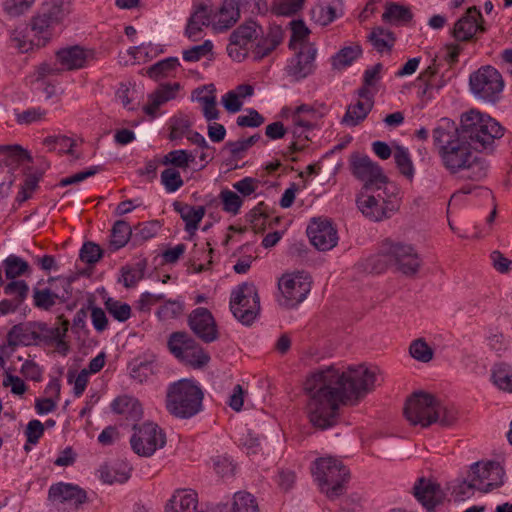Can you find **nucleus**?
I'll list each match as a JSON object with an SVG mask.
<instances>
[{"label": "nucleus", "mask_w": 512, "mask_h": 512, "mask_svg": "<svg viewBox=\"0 0 512 512\" xmlns=\"http://www.w3.org/2000/svg\"><path fill=\"white\" fill-rule=\"evenodd\" d=\"M232 512H259L258 503L250 493L237 492L233 498Z\"/></svg>", "instance_id": "48"}, {"label": "nucleus", "mask_w": 512, "mask_h": 512, "mask_svg": "<svg viewBox=\"0 0 512 512\" xmlns=\"http://www.w3.org/2000/svg\"><path fill=\"white\" fill-rule=\"evenodd\" d=\"M357 206L361 213L372 221H381L389 218L399 208L396 197L386 199L382 193L358 197Z\"/></svg>", "instance_id": "19"}, {"label": "nucleus", "mask_w": 512, "mask_h": 512, "mask_svg": "<svg viewBox=\"0 0 512 512\" xmlns=\"http://www.w3.org/2000/svg\"><path fill=\"white\" fill-rule=\"evenodd\" d=\"M180 65L177 57H168L153 64L147 69V75L152 79L168 76Z\"/></svg>", "instance_id": "47"}, {"label": "nucleus", "mask_w": 512, "mask_h": 512, "mask_svg": "<svg viewBox=\"0 0 512 512\" xmlns=\"http://www.w3.org/2000/svg\"><path fill=\"white\" fill-rule=\"evenodd\" d=\"M483 17L476 7H470L466 13L456 21L452 30V36L456 41L468 42L478 33L485 32L482 24Z\"/></svg>", "instance_id": "22"}, {"label": "nucleus", "mask_w": 512, "mask_h": 512, "mask_svg": "<svg viewBox=\"0 0 512 512\" xmlns=\"http://www.w3.org/2000/svg\"><path fill=\"white\" fill-rule=\"evenodd\" d=\"M433 142L445 169L462 180L482 181L488 174V162L476 155L457 126L448 118H442L433 130Z\"/></svg>", "instance_id": "2"}, {"label": "nucleus", "mask_w": 512, "mask_h": 512, "mask_svg": "<svg viewBox=\"0 0 512 512\" xmlns=\"http://www.w3.org/2000/svg\"><path fill=\"white\" fill-rule=\"evenodd\" d=\"M0 154L5 158L0 163V198L8 197L15 177L11 170L24 161H32L27 150L20 145H0Z\"/></svg>", "instance_id": "13"}, {"label": "nucleus", "mask_w": 512, "mask_h": 512, "mask_svg": "<svg viewBox=\"0 0 512 512\" xmlns=\"http://www.w3.org/2000/svg\"><path fill=\"white\" fill-rule=\"evenodd\" d=\"M211 10L205 4H199L188 19L185 34L192 40L197 41L203 27L210 24Z\"/></svg>", "instance_id": "31"}, {"label": "nucleus", "mask_w": 512, "mask_h": 512, "mask_svg": "<svg viewBox=\"0 0 512 512\" xmlns=\"http://www.w3.org/2000/svg\"><path fill=\"white\" fill-rule=\"evenodd\" d=\"M133 230L124 220H118L114 223L110 235V249L117 251L123 248L128 241L132 240Z\"/></svg>", "instance_id": "38"}, {"label": "nucleus", "mask_w": 512, "mask_h": 512, "mask_svg": "<svg viewBox=\"0 0 512 512\" xmlns=\"http://www.w3.org/2000/svg\"><path fill=\"white\" fill-rule=\"evenodd\" d=\"M312 473L320 491L330 500H335L346 492L350 478L349 470L333 457H322L314 462Z\"/></svg>", "instance_id": "6"}, {"label": "nucleus", "mask_w": 512, "mask_h": 512, "mask_svg": "<svg viewBox=\"0 0 512 512\" xmlns=\"http://www.w3.org/2000/svg\"><path fill=\"white\" fill-rule=\"evenodd\" d=\"M294 51L295 54L288 60L285 70L294 81H301L313 74L316 69L317 48L314 44H301Z\"/></svg>", "instance_id": "18"}, {"label": "nucleus", "mask_w": 512, "mask_h": 512, "mask_svg": "<svg viewBox=\"0 0 512 512\" xmlns=\"http://www.w3.org/2000/svg\"><path fill=\"white\" fill-rule=\"evenodd\" d=\"M195 343L196 341L186 332H174L169 337L168 348L177 359H180L186 350L194 347Z\"/></svg>", "instance_id": "42"}, {"label": "nucleus", "mask_w": 512, "mask_h": 512, "mask_svg": "<svg viewBox=\"0 0 512 512\" xmlns=\"http://www.w3.org/2000/svg\"><path fill=\"white\" fill-rule=\"evenodd\" d=\"M368 265L375 273H381L393 265L403 274L412 276L419 270L421 260L411 245L386 239L379 253L369 258Z\"/></svg>", "instance_id": "5"}, {"label": "nucleus", "mask_w": 512, "mask_h": 512, "mask_svg": "<svg viewBox=\"0 0 512 512\" xmlns=\"http://www.w3.org/2000/svg\"><path fill=\"white\" fill-rule=\"evenodd\" d=\"M105 308L110 315L119 322H125L131 316V307L127 303H122L113 298L105 301Z\"/></svg>", "instance_id": "53"}, {"label": "nucleus", "mask_w": 512, "mask_h": 512, "mask_svg": "<svg viewBox=\"0 0 512 512\" xmlns=\"http://www.w3.org/2000/svg\"><path fill=\"white\" fill-rule=\"evenodd\" d=\"M203 398L204 393L195 381L181 379L168 385L165 406L175 418L190 419L202 411Z\"/></svg>", "instance_id": "4"}, {"label": "nucleus", "mask_w": 512, "mask_h": 512, "mask_svg": "<svg viewBox=\"0 0 512 512\" xmlns=\"http://www.w3.org/2000/svg\"><path fill=\"white\" fill-rule=\"evenodd\" d=\"M436 399L432 394L426 392H414L404 406V415L412 425L428 427L432 424L431 418L434 414Z\"/></svg>", "instance_id": "14"}, {"label": "nucleus", "mask_w": 512, "mask_h": 512, "mask_svg": "<svg viewBox=\"0 0 512 512\" xmlns=\"http://www.w3.org/2000/svg\"><path fill=\"white\" fill-rule=\"evenodd\" d=\"M161 183L168 193H172L180 189L184 182L181 178L180 172L175 168H166L161 173Z\"/></svg>", "instance_id": "57"}, {"label": "nucleus", "mask_w": 512, "mask_h": 512, "mask_svg": "<svg viewBox=\"0 0 512 512\" xmlns=\"http://www.w3.org/2000/svg\"><path fill=\"white\" fill-rule=\"evenodd\" d=\"M35 0H6L3 4L4 11L11 17H18L27 12Z\"/></svg>", "instance_id": "64"}, {"label": "nucleus", "mask_w": 512, "mask_h": 512, "mask_svg": "<svg viewBox=\"0 0 512 512\" xmlns=\"http://www.w3.org/2000/svg\"><path fill=\"white\" fill-rule=\"evenodd\" d=\"M457 132L468 141L475 152L493 153L496 142L504 136L505 129L490 115L471 109L461 115Z\"/></svg>", "instance_id": "3"}, {"label": "nucleus", "mask_w": 512, "mask_h": 512, "mask_svg": "<svg viewBox=\"0 0 512 512\" xmlns=\"http://www.w3.org/2000/svg\"><path fill=\"white\" fill-rule=\"evenodd\" d=\"M188 325L193 333L205 343H211L218 339L216 321L207 308L194 309L188 316Z\"/></svg>", "instance_id": "20"}, {"label": "nucleus", "mask_w": 512, "mask_h": 512, "mask_svg": "<svg viewBox=\"0 0 512 512\" xmlns=\"http://www.w3.org/2000/svg\"><path fill=\"white\" fill-rule=\"evenodd\" d=\"M213 54V43L205 40L200 45H195L182 53L183 59L187 62H196L200 59Z\"/></svg>", "instance_id": "55"}, {"label": "nucleus", "mask_w": 512, "mask_h": 512, "mask_svg": "<svg viewBox=\"0 0 512 512\" xmlns=\"http://www.w3.org/2000/svg\"><path fill=\"white\" fill-rule=\"evenodd\" d=\"M283 39V30L280 26H272L266 35L262 34L255 39V47L253 50L255 60H260L269 55Z\"/></svg>", "instance_id": "26"}, {"label": "nucleus", "mask_w": 512, "mask_h": 512, "mask_svg": "<svg viewBox=\"0 0 512 512\" xmlns=\"http://www.w3.org/2000/svg\"><path fill=\"white\" fill-rule=\"evenodd\" d=\"M191 123L184 117H173L170 121V134L169 139L176 141L188 136L191 132Z\"/></svg>", "instance_id": "58"}, {"label": "nucleus", "mask_w": 512, "mask_h": 512, "mask_svg": "<svg viewBox=\"0 0 512 512\" xmlns=\"http://www.w3.org/2000/svg\"><path fill=\"white\" fill-rule=\"evenodd\" d=\"M198 495L193 490H178L166 505V512H200Z\"/></svg>", "instance_id": "29"}, {"label": "nucleus", "mask_w": 512, "mask_h": 512, "mask_svg": "<svg viewBox=\"0 0 512 512\" xmlns=\"http://www.w3.org/2000/svg\"><path fill=\"white\" fill-rule=\"evenodd\" d=\"M410 355L417 361L427 363L433 358V350L422 338L414 340L409 348Z\"/></svg>", "instance_id": "56"}, {"label": "nucleus", "mask_w": 512, "mask_h": 512, "mask_svg": "<svg viewBox=\"0 0 512 512\" xmlns=\"http://www.w3.org/2000/svg\"><path fill=\"white\" fill-rule=\"evenodd\" d=\"M164 304L159 307L156 316L161 321L177 318L184 309V304L180 300H163Z\"/></svg>", "instance_id": "52"}, {"label": "nucleus", "mask_w": 512, "mask_h": 512, "mask_svg": "<svg viewBox=\"0 0 512 512\" xmlns=\"http://www.w3.org/2000/svg\"><path fill=\"white\" fill-rule=\"evenodd\" d=\"M133 430L130 443L132 450L139 456L149 457L166 443L164 432L152 422L134 424Z\"/></svg>", "instance_id": "11"}, {"label": "nucleus", "mask_w": 512, "mask_h": 512, "mask_svg": "<svg viewBox=\"0 0 512 512\" xmlns=\"http://www.w3.org/2000/svg\"><path fill=\"white\" fill-rule=\"evenodd\" d=\"M240 0H224L218 20L213 23L214 30L225 31L232 27L240 18Z\"/></svg>", "instance_id": "32"}, {"label": "nucleus", "mask_w": 512, "mask_h": 512, "mask_svg": "<svg viewBox=\"0 0 512 512\" xmlns=\"http://www.w3.org/2000/svg\"><path fill=\"white\" fill-rule=\"evenodd\" d=\"M305 0H274L271 12L277 16H292L299 12Z\"/></svg>", "instance_id": "49"}, {"label": "nucleus", "mask_w": 512, "mask_h": 512, "mask_svg": "<svg viewBox=\"0 0 512 512\" xmlns=\"http://www.w3.org/2000/svg\"><path fill=\"white\" fill-rule=\"evenodd\" d=\"M311 283L300 272L286 273L278 281L280 296L277 301L285 308L296 307L310 292Z\"/></svg>", "instance_id": "12"}, {"label": "nucleus", "mask_w": 512, "mask_h": 512, "mask_svg": "<svg viewBox=\"0 0 512 512\" xmlns=\"http://www.w3.org/2000/svg\"><path fill=\"white\" fill-rule=\"evenodd\" d=\"M361 53L362 49L359 45L344 47L332 57V66L338 70L350 66Z\"/></svg>", "instance_id": "44"}, {"label": "nucleus", "mask_w": 512, "mask_h": 512, "mask_svg": "<svg viewBox=\"0 0 512 512\" xmlns=\"http://www.w3.org/2000/svg\"><path fill=\"white\" fill-rule=\"evenodd\" d=\"M215 91L214 85L210 84L197 88L193 92L196 100L202 104L203 116L208 122L217 120L220 116V112L216 107Z\"/></svg>", "instance_id": "28"}, {"label": "nucleus", "mask_w": 512, "mask_h": 512, "mask_svg": "<svg viewBox=\"0 0 512 512\" xmlns=\"http://www.w3.org/2000/svg\"><path fill=\"white\" fill-rule=\"evenodd\" d=\"M179 88V83L160 85L149 95V102L144 106V112L151 117H155L158 108L167 101L174 99Z\"/></svg>", "instance_id": "30"}, {"label": "nucleus", "mask_w": 512, "mask_h": 512, "mask_svg": "<svg viewBox=\"0 0 512 512\" xmlns=\"http://www.w3.org/2000/svg\"><path fill=\"white\" fill-rule=\"evenodd\" d=\"M103 255L101 247L94 242H85L80 250V259L87 264L97 263Z\"/></svg>", "instance_id": "63"}, {"label": "nucleus", "mask_w": 512, "mask_h": 512, "mask_svg": "<svg viewBox=\"0 0 512 512\" xmlns=\"http://www.w3.org/2000/svg\"><path fill=\"white\" fill-rule=\"evenodd\" d=\"M394 160L399 172L407 179L412 180L415 170L408 149L403 146H396Z\"/></svg>", "instance_id": "46"}, {"label": "nucleus", "mask_w": 512, "mask_h": 512, "mask_svg": "<svg viewBox=\"0 0 512 512\" xmlns=\"http://www.w3.org/2000/svg\"><path fill=\"white\" fill-rule=\"evenodd\" d=\"M412 17L413 14L408 7L396 3H388L382 15L384 22L396 25H405L412 20Z\"/></svg>", "instance_id": "40"}, {"label": "nucleus", "mask_w": 512, "mask_h": 512, "mask_svg": "<svg viewBox=\"0 0 512 512\" xmlns=\"http://www.w3.org/2000/svg\"><path fill=\"white\" fill-rule=\"evenodd\" d=\"M262 34V27L250 20L241 24L230 35V43L227 46L229 56L236 60H243L248 53L247 46Z\"/></svg>", "instance_id": "17"}, {"label": "nucleus", "mask_w": 512, "mask_h": 512, "mask_svg": "<svg viewBox=\"0 0 512 512\" xmlns=\"http://www.w3.org/2000/svg\"><path fill=\"white\" fill-rule=\"evenodd\" d=\"M491 379L500 390L512 393V366L505 363L494 365Z\"/></svg>", "instance_id": "43"}, {"label": "nucleus", "mask_w": 512, "mask_h": 512, "mask_svg": "<svg viewBox=\"0 0 512 512\" xmlns=\"http://www.w3.org/2000/svg\"><path fill=\"white\" fill-rule=\"evenodd\" d=\"M377 367L359 365L341 371L334 366L314 372L304 390L309 396L307 411L311 424L321 430L337 423L341 405L355 404L373 391L378 379Z\"/></svg>", "instance_id": "1"}, {"label": "nucleus", "mask_w": 512, "mask_h": 512, "mask_svg": "<svg viewBox=\"0 0 512 512\" xmlns=\"http://www.w3.org/2000/svg\"><path fill=\"white\" fill-rule=\"evenodd\" d=\"M4 293L22 305L29 293V286L24 280H11L4 286Z\"/></svg>", "instance_id": "54"}, {"label": "nucleus", "mask_w": 512, "mask_h": 512, "mask_svg": "<svg viewBox=\"0 0 512 512\" xmlns=\"http://www.w3.org/2000/svg\"><path fill=\"white\" fill-rule=\"evenodd\" d=\"M5 276L7 279L13 280L23 275L31 273V267L27 261L21 257L11 254L2 263Z\"/></svg>", "instance_id": "39"}, {"label": "nucleus", "mask_w": 512, "mask_h": 512, "mask_svg": "<svg viewBox=\"0 0 512 512\" xmlns=\"http://www.w3.org/2000/svg\"><path fill=\"white\" fill-rule=\"evenodd\" d=\"M351 174L364 183L366 190H380L388 182L381 166L372 161L368 155L358 152L351 154L349 159Z\"/></svg>", "instance_id": "8"}, {"label": "nucleus", "mask_w": 512, "mask_h": 512, "mask_svg": "<svg viewBox=\"0 0 512 512\" xmlns=\"http://www.w3.org/2000/svg\"><path fill=\"white\" fill-rule=\"evenodd\" d=\"M56 55L60 64L67 70L83 68L89 61L94 59V52L92 50L84 49L78 45L63 48Z\"/></svg>", "instance_id": "24"}, {"label": "nucleus", "mask_w": 512, "mask_h": 512, "mask_svg": "<svg viewBox=\"0 0 512 512\" xmlns=\"http://www.w3.org/2000/svg\"><path fill=\"white\" fill-rule=\"evenodd\" d=\"M111 408L113 412L124 415L126 419L131 421H138L143 415L140 402L136 398L127 395L113 400Z\"/></svg>", "instance_id": "33"}, {"label": "nucleus", "mask_w": 512, "mask_h": 512, "mask_svg": "<svg viewBox=\"0 0 512 512\" xmlns=\"http://www.w3.org/2000/svg\"><path fill=\"white\" fill-rule=\"evenodd\" d=\"M49 282L59 283L62 286V291H56L52 288L33 289L34 306L45 311L50 310L57 300L61 303L68 301L72 293L71 281L69 279L51 278Z\"/></svg>", "instance_id": "21"}, {"label": "nucleus", "mask_w": 512, "mask_h": 512, "mask_svg": "<svg viewBox=\"0 0 512 512\" xmlns=\"http://www.w3.org/2000/svg\"><path fill=\"white\" fill-rule=\"evenodd\" d=\"M71 12V0H45L40 11L32 18L31 28L43 33L59 24Z\"/></svg>", "instance_id": "15"}, {"label": "nucleus", "mask_w": 512, "mask_h": 512, "mask_svg": "<svg viewBox=\"0 0 512 512\" xmlns=\"http://www.w3.org/2000/svg\"><path fill=\"white\" fill-rule=\"evenodd\" d=\"M368 39L373 47L380 53L391 51L396 40L393 32L383 27L374 28L369 34Z\"/></svg>", "instance_id": "41"}, {"label": "nucleus", "mask_w": 512, "mask_h": 512, "mask_svg": "<svg viewBox=\"0 0 512 512\" xmlns=\"http://www.w3.org/2000/svg\"><path fill=\"white\" fill-rule=\"evenodd\" d=\"M472 93L488 102H495L503 90L504 82L500 73L491 66H485L470 75Z\"/></svg>", "instance_id": "10"}, {"label": "nucleus", "mask_w": 512, "mask_h": 512, "mask_svg": "<svg viewBox=\"0 0 512 512\" xmlns=\"http://www.w3.org/2000/svg\"><path fill=\"white\" fill-rule=\"evenodd\" d=\"M131 468L124 462L104 465L100 468V478L104 483H124L130 478Z\"/></svg>", "instance_id": "35"}, {"label": "nucleus", "mask_w": 512, "mask_h": 512, "mask_svg": "<svg viewBox=\"0 0 512 512\" xmlns=\"http://www.w3.org/2000/svg\"><path fill=\"white\" fill-rule=\"evenodd\" d=\"M230 310L243 325L249 326L260 311V298L253 283H242L231 293Z\"/></svg>", "instance_id": "7"}, {"label": "nucleus", "mask_w": 512, "mask_h": 512, "mask_svg": "<svg viewBox=\"0 0 512 512\" xmlns=\"http://www.w3.org/2000/svg\"><path fill=\"white\" fill-rule=\"evenodd\" d=\"M413 494L428 510H433L442 501L440 486L425 478H420L414 484Z\"/></svg>", "instance_id": "25"}, {"label": "nucleus", "mask_w": 512, "mask_h": 512, "mask_svg": "<svg viewBox=\"0 0 512 512\" xmlns=\"http://www.w3.org/2000/svg\"><path fill=\"white\" fill-rule=\"evenodd\" d=\"M182 363L189 365L193 368H202L210 361V356L204 349L196 342L193 348L186 350L185 354L179 359Z\"/></svg>", "instance_id": "45"}, {"label": "nucleus", "mask_w": 512, "mask_h": 512, "mask_svg": "<svg viewBox=\"0 0 512 512\" xmlns=\"http://www.w3.org/2000/svg\"><path fill=\"white\" fill-rule=\"evenodd\" d=\"M261 138L260 134L256 133L247 139L238 141H228L225 144V149H228L232 157L239 158L240 154L246 152L251 146Z\"/></svg>", "instance_id": "60"}, {"label": "nucleus", "mask_w": 512, "mask_h": 512, "mask_svg": "<svg viewBox=\"0 0 512 512\" xmlns=\"http://www.w3.org/2000/svg\"><path fill=\"white\" fill-rule=\"evenodd\" d=\"M372 107V99H367L366 101L358 100L355 104H351L347 107L346 113L341 120V124L350 127L359 125L365 120L369 112L372 110Z\"/></svg>", "instance_id": "34"}, {"label": "nucleus", "mask_w": 512, "mask_h": 512, "mask_svg": "<svg viewBox=\"0 0 512 512\" xmlns=\"http://www.w3.org/2000/svg\"><path fill=\"white\" fill-rule=\"evenodd\" d=\"M174 210L180 215L181 219L185 222V231L193 236L198 229L199 223L206 213L204 206H191L180 201L173 202Z\"/></svg>", "instance_id": "27"}, {"label": "nucleus", "mask_w": 512, "mask_h": 512, "mask_svg": "<svg viewBox=\"0 0 512 512\" xmlns=\"http://www.w3.org/2000/svg\"><path fill=\"white\" fill-rule=\"evenodd\" d=\"M310 13L311 19L321 26H326L336 19V9L329 4H318L311 9Z\"/></svg>", "instance_id": "50"}, {"label": "nucleus", "mask_w": 512, "mask_h": 512, "mask_svg": "<svg viewBox=\"0 0 512 512\" xmlns=\"http://www.w3.org/2000/svg\"><path fill=\"white\" fill-rule=\"evenodd\" d=\"M220 199L223 204V210L234 215L239 212L243 203L241 197L237 193L227 189L221 191Z\"/></svg>", "instance_id": "62"}, {"label": "nucleus", "mask_w": 512, "mask_h": 512, "mask_svg": "<svg viewBox=\"0 0 512 512\" xmlns=\"http://www.w3.org/2000/svg\"><path fill=\"white\" fill-rule=\"evenodd\" d=\"M307 235L320 251H328L338 242L337 231L328 220L313 219L307 227Z\"/></svg>", "instance_id": "23"}, {"label": "nucleus", "mask_w": 512, "mask_h": 512, "mask_svg": "<svg viewBox=\"0 0 512 512\" xmlns=\"http://www.w3.org/2000/svg\"><path fill=\"white\" fill-rule=\"evenodd\" d=\"M48 501L57 511H77L88 502L87 492L72 483L58 482L48 490Z\"/></svg>", "instance_id": "9"}, {"label": "nucleus", "mask_w": 512, "mask_h": 512, "mask_svg": "<svg viewBox=\"0 0 512 512\" xmlns=\"http://www.w3.org/2000/svg\"><path fill=\"white\" fill-rule=\"evenodd\" d=\"M504 470L496 461L475 462L470 466L468 478L478 484L477 490L488 493L503 484Z\"/></svg>", "instance_id": "16"}, {"label": "nucleus", "mask_w": 512, "mask_h": 512, "mask_svg": "<svg viewBox=\"0 0 512 512\" xmlns=\"http://www.w3.org/2000/svg\"><path fill=\"white\" fill-rule=\"evenodd\" d=\"M291 25L292 33L289 41V48L296 50L301 46V44H309L308 42H304L309 34V29L306 27L305 23L298 20L292 21Z\"/></svg>", "instance_id": "59"}, {"label": "nucleus", "mask_w": 512, "mask_h": 512, "mask_svg": "<svg viewBox=\"0 0 512 512\" xmlns=\"http://www.w3.org/2000/svg\"><path fill=\"white\" fill-rule=\"evenodd\" d=\"M57 320L59 325L56 327H49L46 323L38 324V328L42 333L40 335L41 340L47 343L59 341V344H63V338L67 335L70 322L63 315L58 316Z\"/></svg>", "instance_id": "37"}, {"label": "nucleus", "mask_w": 512, "mask_h": 512, "mask_svg": "<svg viewBox=\"0 0 512 512\" xmlns=\"http://www.w3.org/2000/svg\"><path fill=\"white\" fill-rule=\"evenodd\" d=\"M457 419V413L454 409L444 406L439 400L437 401L434 414L431 418L432 424L439 423L442 427L452 426Z\"/></svg>", "instance_id": "51"}, {"label": "nucleus", "mask_w": 512, "mask_h": 512, "mask_svg": "<svg viewBox=\"0 0 512 512\" xmlns=\"http://www.w3.org/2000/svg\"><path fill=\"white\" fill-rule=\"evenodd\" d=\"M40 340V334L22 324L14 325L7 333V343L11 347L31 345Z\"/></svg>", "instance_id": "36"}, {"label": "nucleus", "mask_w": 512, "mask_h": 512, "mask_svg": "<svg viewBox=\"0 0 512 512\" xmlns=\"http://www.w3.org/2000/svg\"><path fill=\"white\" fill-rule=\"evenodd\" d=\"M47 111L40 107H32L16 113V121L20 125H30L45 119Z\"/></svg>", "instance_id": "61"}]
</instances>
